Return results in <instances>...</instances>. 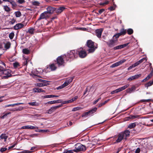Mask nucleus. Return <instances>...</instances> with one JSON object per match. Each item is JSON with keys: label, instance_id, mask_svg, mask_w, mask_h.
<instances>
[{"label": "nucleus", "instance_id": "nucleus-41", "mask_svg": "<svg viewBox=\"0 0 153 153\" xmlns=\"http://www.w3.org/2000/svg\"><path fill=\"white\" fill-rule=\"evenodd\" d=\"M109 3L108 1H106L104 2H101L100 3V5L101 6H105Z\"/></svg>", "mask_w": 153, "mask_h": 153}, {"label": "nucleus", "instance_id": "nucleus-56", "mask_svg": "<svg viewBox=\"0 0 153 153\" xmlns=\"http://www.w3.org/2000/svg\"><path fill=\"white\" fill-rule=\"evenodd\" d=\"M105 10L103 9H100L98 11L99 14H101Z\"/></svg>", "mask_w": 153, "mask_h": 153}, {"label": "nucleus", "instance_id": "nucleus-25", "mask_svg": "<svg viewBox=\"0 0 153 153\" xmlns=\"http://www.w3.org/2000/svg\"><path fill=\"white\" fill-rule=\"evenodd\" d=\"M97 107H95L88 111L90 115H92L93 114L95 113L97 110Z\"/></svg>", "mask_w": 153, "mask_h": 153}, {"label": "nucleus", "instance_id": "nucleus-60", "mask_svg": "<svg viewBox=\"0 0 153 153\" xmlns=\"http://www.w3.org/2000/svg\"><path fill=\"white\" fill-rule=\"evenodd\" d=\"M48 130L45 129V130H40L39 131V132H47L48 131H49Z\"/></svg>", "mask_w": 153, "mask_h": 153}, {"label": "nucleus", "instance_id": "nucleus-2", "mask_svg": "<svg viewBox=\"0 0 153 153\" xmlns=\"http://www.w3.org/2000/svg\"><path fill=\"white\" fill-rule=\"evenodd\" d=\"M64 57V56H58L57 58L56 61H55V63L49 65V67H56V66L59 67L64 66L65 62L63 59Z\"/></svg>", "mask_w": 153, "mask_h": 153}, {"label": "nucleus", "instance_id": "nucleus-34", "mask_svg": "<svg viewBox=\"0 0 153 153\" xmlns=\"http://www.w3.org/2000/svg\"><path fill=\"white\" fill-rule=\"evenodd\" d=\"M138 116L137 115H131L129 117H128V118L130 119H134L138 117Z\"/></svg>", "mask_w": 153, "mask_h": 153}, {"label": "nucleus", "instance_id": "nucleus-32", "mask_svg": "<svg viewBox=\"0 0 153 153\" xmlns=\"http://www.w3.org/2000/svg\"><path fill=\"white\" fill-rule=\"evenodd\" d=\"M9 2L12 4L13 8L15 7L16 6V4L14 1L10 0Z\"/></svg>", "mask_w": 153, "mask_h": 153}, {"label": "nucleus", "instance_id": "nucleus-10", "mask_svg": "<svg viewBox=\"0 0 153 153\" xmlns=\"http://www.w3.org/2000/svg\"><path fill=\"white\" fill-rule=\"evenodd\" d=\"M47 11L45 12H47L48 14H52L55 12V7H53L51 6H48L47 8Z\"/></svg>", "mask_w": 153, "mask_h": 153}, {"label": "nucleus", "instance_id": "nucleus-50", "mask_svg": "<svg viewBox=\"0 0 153 153\" xmlns=\"http://www.w3.org/2000/svg\"><path fill=\"white\" fill-rule=\"evenodd\" d=\"M13 67H17L20 66L19 63L17 62H16L13 63Z\"/></svg>", "mask_w": 153, "mask_h": 153}, {"label": "nucleus", "instance_id": "nucleus-45", "mask_svg": "<svg viewBox=\"0 0 153 153\" xmlns=\"http://www.w3.org/2000/svg\"><path fill=\"white\" fill-rule=\"evenodd\" d=\"M74 149L71 150H65L64 151V153H74Z\"/></svg>", "mask_w": 153, "mask_h": 153}, {"label": "nucleus", "instance_id": "nucleus-8", "mask_svg": "<svg viewBox=\"0 0 153 153\" xmlns=\"http://www.w3.org/2000/svg\"><path fill=\"white\" fill-rule=\"evenodd\" d=\"M77 53H75V50L71 51L68 55V57L70 59H73L77 57Z\"/></svg>", "mask_w": 153, "mask_h": 153}, {"label": "nucleus", "instance_id": "nucleus-20", "mask_svg": "<svg viewBox=\"0 0 153 153\" xmlns=\"http://www.w3.org/2000/svg\"><path fill=\"white\" fill-rule=\"evenodd\" d=\"M147 61V59L146 58L144 57L143 58L141 59L139 61H137V62L135 63L134 64V66L135 67L136 66H137L138 65H139L140 63L142 62H146Z\"/></svg>", "mask_w": 153, "mask_h": 153}, {"label": "nucleus", "instance_id": "nucleus-17", "mask_svg": "<svg viewBox=\"0 0 153 153\" xmlns=\"http://www.w3.org/2000/svg\"><path fill=\"white\" fill-rule=\"evenodd\" d=\"M24 26V25L23 24L19 23L16 24L14 26L13 28L14 30H18L23 28Z\"/></svg>", "mask_w": 153, "mask_h": 153}, {"label": "nucleus", "instance_id": "nucleus-53", "mask_svg": "<svg viewBox=\"0 0 153 153\" xmlns=\"http://www.w3.org/2000/svg\"><path fill=\"white\" fill-rule=\"evenodd\" d=\"M56 101L55 100H53V101H49L47 103H46V104H55Z\"/></svg>", "mask_w": 153, "mask_h": 153}, {"label": "nucleus", "instance_id": "nucleus-5", "mask_svg": "<svg viewBox=\"0 0 153 153\" xmlns=\"http://www.w3.org/2000/svg\"><path fill=\"white\" fill-rule=\"evenodd\" d=\"M4 74L7 77L11 75V71L9 69H6L4 68H0V75Z\"/></svg>", "mask_w": 153, "mask_h": 153}, {"label": "nucleus", "instance_id": "nucleus-18", "mask_svg": "<svg viewBox=\"0 0 153 153\" xmlns=\"http://www.w3.org/2000/svg\"><path fill=\"white\" fill-rule=\"evenodd\" d=\"M33 92H37V93H41V92H44L45 93V91L43 90L42 88H34L33 89Z\"/></svg>", "mask_w": 153, "mask_h": 153}, {"label": "nucleus", "instance_id": "nucleus-4", "mask_svg": "<svg viewBox=\"0 0 153 153\" xmlns=\"http://www.w3.org/2000/svg\"><path fill=\"white\" fill-rule=\"evenodd\" d=\"M86 150L85 146L79 143L75 145V148L74 149V152L76 153L81 151H85Z\"/></svg>", "mask_w": 153, "mask_h": 153}, {"label": "nucleus", "instance_id": "nucleus-22", "mask_svg": "<svg viewBox=\"0 0 153 153\" xmlns=\"http://www.w3.org/2000/svg\"><path fill=\"white\" fill-rule=\"evenodd\" d=\"M59 97V95H55L51 94L44 96L43 97V98H52L54 97Z\"/></svg>", "mask_w": 153, "mask_h": 153}, {"label": "nucleus", "instance_id": "nucleus-3", "mask_svg": "<svg viewBox=\"0 0 153 153\" xmlns=\"http://www.w3.org/2000/svg\"><path fill=\"white\" fill-rule=\"evenodd\" d=\"M87 46L89 48L88 49L87 51L89 53H92L93 52L96 48L95 47L94 42L91 40H88L87 42Z\"/></svg>", "mask_w": 153, "mask_h": 153}, {"label": "nucleus", "instance_id": "nucleus-42", "mask_svg": "<svg viewBox=\"0 0 153 153\" xmlns=\"http://www.w3.org/2000/svg\"><path fill=\"white\" fill-rule=\"evenodd\" d=\"M109 100H107L105 101L104 102L98 105V107H100L102 106L103 105H104L105 104H106V103H107L109 101Z\"/></svg>", "mask_w": 153, "mask_h": 153}, {"label": "nucleus", "instance_id": "nucleus-55", "mask_svg": "<svg viewBox=\"0 0 153 153\" xmlns=\"http://www.w3.org/2000/svg\"><path fill=\"white\" fill-rule=\"evenodd\" d=\"M7 148H1L0 149V151L1 152L5 151L7 150Z\"/></svg>", "mask_w": 153, "mask_h": 153}, {"label": "nucleus", "instance_id": "nucleus-49", "mask_svg": "<svg viewBox=\"0 0 153 153\" xmlns=\"http://www.w3.org/2000/svg\"><path fill=\"white\" fill-rule=\"evenodd\" d=\"M16 19L14 18H13L12 20L10 21L9 23L10 24L13 25L16 22Z\"/></svg>", "mask_w": 153, "mask_h": 153}, {"label": "nucleus", "instance_id": "nucleus-33", "mask_svg": "<svg viewBox=\"0 0 153 153\" xmlns=\"http://www.w3.org/2000/svg\"><path fill=\"white\" fill-rule=\"evenodd\" d=\"M4 9L6 12H9L10 10V8L7 6H4Z\"/></svg>", "mask_w": 153, "mask_h": 153}, {"label": "nucleus", "instance_id": "nucleus-48", "mask_svg": "<svg viewBox=\"0 0 153 153\" xmlns=\"http://www.w3.org/2000/svg\"><path fill=\"white\" fill-rule=\"evenodd\" d=\"M10 114H11L10 112L7 113L5 114H4L1 117H0L1 119H3L5 117H6L8 115Z\"/></svg>", "mask_w": 153, "mask_h": 153}, {"label": "nucleus", "instance_id": "nucleus-54", "mask_svg": "<svg viewBox=\"0 0 153 153\" xmlns=\"http://www.w3.org/2000/svg\"><path fill=\"white\" fill-rule=\"evenodd\" d=\"M151 100H140V102H148Z\"/></svg>", "mask_w": 153, "mask_h": 153}, {"label": "nucleus", "instance_id": "nucleus-7", "mask_svg": "<svg viewBox=\"0 0 153 153\" xmlns=\"http://www.w3.org/2000/svg\"><path fill=\"white\" fill-rule=\"evenodd\" d=\"M129 84H127L123 87L112 91L111 93L112 94H114L115 93H117L119 92L122 91L125 89L129 86Z\"/></svg>", "mask_w": 153, "mask_h": 153}, {"label": "nucleus", "instance_id": "nucleus-24", "mask_svg": "<svg viewBox=\"0 0 153 153\" xmlns=\"http://www.w3.org/2000/svg\"><path fill=\"white\" fill-rule=\"evenodd\" d=\"M126 33V30L124 28L121 29L120 30V32L118 33L119 35L120 36L121 35H124Z\"/></svg>", "mask_w": 153, "mask_h": 153}, {"label": "nucleus", "instance_id": "nucleus-58", "mask_svg": "<svg viewBox=\"0 0 153 153\" xmlns=\"http://www.w3.org/2000/svg\"><path fill=\"white\" fill-rule=\"evenodd\" d=\"M36 128H38V127L36 126H29V129H35Z\"/></svg>", "mask_w": 153, "mask_h": 153}, {"label": "nucleus", "instance_id": "nucleus-40", "mask_svg": "<svg viewBox=\"0 0 153 153\" xmlns=\"http://www.w3.org/2000/svg\"><path fill=\"white\" fill-rule=\"evenodd\" d=\"M89 115H90L89 114V113L88 112H88H85L84 113H83L82 115V117H87L88 116H89Z\"/></svg>", "mask_w": 153, "mask_h": 153}, {"label": "nucleus", "instance_id": "nucleus-47", "mask_svg": "<svg viewBox=\"0 0 153 153\" xmlns=\"http://www.w3.org/2000/svg\"><path fill=\"white\" fill-rule=\"evenodd\" d=\"M36 86H39V87H42L45 86V85L43 84L42 83H39L36 84Z\"/></svg>", "mask_w": 153, "mask_h": 153}, {"label": "nucleus", "instance_id": "nucleus-37", "mask_svg": "<svg viewBox=\"0 0 153 153\" xmlns=\"http://www.w3.org/2000/svg\"><path fill=\"white\" fill-rule=\"evenodd\" d=\"M153 84V81H149L145 85V87H148L149 86H150L152 85Z\"/></svg>", "mask_w": 153, "mask_h": 153}, {"label": "nucleus", "instance_id": "nucleus-39", "mask_svg": "<svg viewBox=\"0 0 153 153\" xmlns=\"http://www.w3.org/2000/svg\"><path fill=\"white\" fill-rule=\"evenodd\" d=\"M34 29L33 28H32L28 29V32L31 34H33L34 33Z\"/></svg>", "mask_w": 153, "mask_h": 153}, {"label": "nucleus", "instance_id": "nucleus-62", "mask_svg": "<svg viewBox=\"0 0 153 153\" xmlns=\"http://www.w3.org/2000/svg\"><path fill=\"white\" fill-rule=\"evenodd\" d=\"M64 88V86L63 85H62L61 86H59V87H57L56 89L57 90H59L61 89H62Z\"/></svg>", "mask_w": 153, "mask_h": 153}, {"label": "nucleus", "instance_id": "nucleus-13", "mask_svg": "<svg viewBox=\"0 0 153 153\" xmlns=\"http://www.w3.org/2000/svg\"><path fill=\"white\" fill-rule=\"evenodd\" d=\"M126 61L125 59H123L120 61L117 62H116L111 65L110 67H116L119 66L120 65L124 63Z\"/></svg>", "mask_w": 153, "mask_h": 153}, {"label": "nucleus", "instance_id": "nucleus-64", "mask_svg": "<svg viewBox=\"0 0 153 153\" xmlns=\"http://www.w3.org/2000/svg\"><path fill=\"white\" fill-rule=\"evenodd\" d=\"M69 84L66 81H65L62 85L64 87H65L68 86Z\"/></svg>", "mask_w": 153, "mask_h": 153}, {"label": "nucleus", "instance_id": "nucleus-59", "mask_svg": "<svg viewBox=\"0 0 153 153\" xmlns=\"http://www.w3.org/2000/svg\"><path fill=\"white\" fill-rule=\"evenodd\" d=\"M140 151V148H138L136 149L135 151V153H139Z\"/></svg>", "mask_w": 153, "mask_h": 153}, {"label": "nucleus", "instance_id": "nucleus-52", "mask_svg": "<svg viewBox=\"0 0 153 153\" xmlns=\"http://www.w3.org/2000/svg\"><path fill=\"white\" fill-rule=\"evenodd\" d=\"M151 77L148 75L146 78L143 80L142 82L146 81V80L149 79Z\"/></svg>", "mask_w": 153, "mask_h": 153}, {"label": "nucleus", "instance_id": "nucleus-30", "mask_svg": "<svg viewBox=\"0 0 153 153\" xmlns=\"http://www.w3.org/2000/svg\"><path fill=\"white\" fill-rule=\"evenodd\" d=\"M74 78V77H69L65 81H66L69 84L72 82Z\"/></svg>", "mask_w": 153, "mask_h": 153}, {"label": "nucleus", "instance_id": "nucleus-28", "mask_svg": "<svg viewBox=\"0 0 153 153\" xmlns=\"http://www.w3.org/2000/svg\"><path fill=\"white\" fill-rule=\"evenodd\" d=\"M28 104L32 106H38L39 105V104L36 102H30L28 103Z\"/></svg>", "mask_w": 153, "mask_h": 153}, {"label": "nucleus", "instance_id": "nucleus-12", "mask_svg": "<svg viewBox=\"0 0 153 153\" xmlns=\"http://www.w3.org/2000/svg\"><path fill=\"white\" fill-rule=\"evenodd\" d=\"M48 16L47 12L45 11L41 13L37 20V21H39L41 19H46Z\"/></svg>", "mask_w": 153, "mask_h": 153}, {"label": "nucleus", "instance_id": "nucleus-15", "mask_svg": "<svg viewBox=\"0 0 153 153\" xmlns=\"http://www.w3.org/2000/svg\"><path fill=\"white\" fill-rule=\"evenodd\" d=\"M141 75L140 74L135 75L134 76L129 77L128 79L127 80L128 81H131L133 80L137 79L139 77H140Z\"/></svg>", "mask_w": 153, "mask_h": 153}, {"label": "nucleus", "instance_id": "nucleus-36", "mask_svg": "<svg viewBox=\"0 0 153 153\" xmlns=\"http://www.w3.org/2000/svg\"><path fill=\"white\" fill-rule=\"evenodd\" d=\"M32 3L33 5L36 6H39L40 4L38 1H33Z\"/></svg>", "mask_w": 153, "mask_h": 153}, {"label": "nucleus", "instance_id": "nucleus-19", "mask_svg": "<svg viewBox=\"0 0 153 153\" xmlns=\"http://www.w3.org/2000/svg\"><path fill=\"white\" fill-rule=\"evenodd\" d=\"M102 32V28L97 29L96 30V35L99 38L101 37Z\"/></svg>", "mask_w": 153, "mask_h": 153}, {"label": "nucleus", "instance_id": "nucleus-26", "mask_svg": "<svg viewBox=\"0 0 153 153\" xmlns=\"http://www.w3.org/2000/svg\"><path fill=\"white\" fill-rule=\"evenodd\" d=\"M0 137L1 139H4V141H6L7 138V136L5 134H2L0 135Z\"/></svg>", "mask_w": 153, "mask_h": 153}, {"label": "nucleus", "instance_id": "nucleus-38", "mask_svg": "<svg viewBox=\"0 0 153 153\" xmlns=\"http://www.w3.org/2000/svg\"><path fill=\"white\" fill-rule=\"evenodd\" d=\"M82 109V108L80 107H76L74 108L72 110V111H76L79 110H80Z\"/></svg>", "mask_w": 153, "mask_h": 153}, {"label": "nucleus", "instance_id": "nucleus-46", "mask_svg": "<svg viewBox=\"0 0 153 153\" xmlns=\"http://www.w3.org/2000/svg\"><path fill=\"white\" fill-rule=\"evenodd\" d=\"M120 36L119 35L118 33H117L114 35L113 37V39H117Z\"/></svg>", "mask_w": 153, "mask_h": 153}, {"label": "nucleus", "instance_id": "nucleus-14", "mask_svg": "<svg viewBox=\"0 0 153 153\" xmlns=\"http://www.w3.org/2000/svg\"><path fill=\"white\" fill-rule=\"evenodd\" d=\"M129 43H128L126 44H125L123 45H121L118 46H117L115 47L113 49L114 50L122 49L126 47L129 44Z\"/></svg>", "mask_w": 153, "mask_h": 153}, {"label": "nucleus", "instance_id": "nucleus-31", "mask_svg": "<svg viewBox=\"0 0 153 153\" xmlns=\"http://www.w3.org/2000/svg\"><path fill=\"white\" fill-rule=\"evenodd\" d=\"M22 52L26 54H28L30 53L29 50L27 48L23 49Z\"/></svg>", "mask_w": 153, "mask_h": 153}, {"label": "nucleus", "instance_id": "nucleus-44", "mask_svg": "<svg viewBox=\"0 0 153 153\" xmlns=\"http://www.w3.org/2000/svg\"><path fill=\"white\" fill-rule=\"evenodd\" d=\"M29 63V61L27 59H26L23 62V66H27V64Z\"/></svg>", "mask_w": 153, "mask_h": 153}, {"label": "nucleus", "instance_id": "nucleus-9", "mask_svg": "<svg viewBox=\"0 0 153 153\" xmlns=\"http://www.w3.org/2000/svg\"><path fill=\"white\" fill-rule=\"evenodd\" d=\"M62 105H60L57 106H52L48 110L47 113L48 114H51L56 109L62 107Z\"/></svg>", "mask_w": 153, "mask_h": 153}, {"label": "nucleus", "instance_id": "nucleus-23", "mask_svg": "<svg viewBox=\"0 0 153 153\" xmlns=\"http://www.w3.org/2000/svg\"><path fill=\"white\" fill-rule=\"evenodd\" d=\"M4 48L6 50H7L10 48L11 46V43L9 42H8L6 43H4Z\"/></svg>", "mask_w": 153, "mask_h": 153}, {"label": "nucleus", "instance_id": "nucleus-6", "mask_svg": "<svg viewBox=\"0 0 153 153\" xmlns=\"http://www.w3.org/2000/svg\"><path fill=\"white\" fill-rule=\"evenodd\" d=\"M117 39H111L108 42L104 41L109 47L112 48L117 44Z\"/></svg>", "mask_w": 153, "mask_h": 153}, {"label": "nucleus", "instance_id": "nucleus-27", "mask_svg": "<svg viewBox=\"0 0 153 153\" xmlns=\"http://www.w3.org/2000/svg\"><path fill=\"white\" fill-rule=\"evenodd\" d=\"M136 126V124L135 123H131L128 125V128L130 129H131L135 127Z\"/></svg>", "mask_w": 153, "mask_h": 153}, {"label": "nucleus", "instance_id": "nucleus-61", "mask_svg": "<svg viewBox=\"0 0 153 153\" xmlns=\"http://www.w3.org/2000/svg\"><path fill=\"white\" fill-rule=\"evenodd\" d=\"M20 110H20L19 109H16V108H13V109H10V111H20Z\"/></svg>", "mask_w": 153, "mask_h": 153}, {"label": "nucleus", "instance_id": "nucleus-21", "mask_svg": "<svg viewBox=\"0 0 153 153\" xmlns=\"http://www.w3.org/2000/svg\"><path fill=\"white\" fill-rule=\"evenodd\" d=\"M136 87L133 85L131 88H129L126 90V92L128 93H131L134 91L136 89Z\"/></svg>", "mask_w": 153, "mask_h": 153}, {"label": "nucleus", "instance_id": "nucleus-43", "mask_svg": "<svg viewBox=\"0 0 153 153\" xmlns=\"http://www.w3.org/2000/svg\"><path fill=\"white\" fill-rule=\"evenodd\" d=\"M14 36V33L13 32H11L9 34V36L10 39H13Z\"/></svg>", "mask_w": 153, "mask_h": 153}, {"label": "nucleus", "instance_id": "nucleus-51", "mask_svg": "<svg viewBox=\"0 0 153 153\" xmlns=\"http://www.w3.org/2000/svg\"><path fill=\"white\" fill-rule=\"evenodd\" d=\"M48 81L44 80V81L43 82V83H42L43 84L45 85V86L49 85V84L48 83Z\"/></svg>", "mask_w": 153, "mask_h": 153}, {"label": "nucleus", "instance_id": "nucleus-1", "mask_svg": "<svg viewBox=\"0 0 153 153\" xmlns=\"http://www.w3.org/2000/svg\"><path fill=\"white\" fill-rule=\"evenodd\" d=\"M130 135V131L126 130L120 133L117 136H115L113 137L114 139H115L116 137H117L115 143H118L120 142L123 140H126L127 138L129 137Z\"/></svg>", "mask_w": 153, "mask_h": 153}, {"label": "nucleus", "instance_id": "nucleus-63", "mask_svg": "<svg viewBox=\"0 0 153 153\" xmlns=\"http://www.w3.org/2000/svg\"><path fill=\"white\" fill-rule=\"evenodd\" d=\"M22 128L25 129H29V126H23Z\"/></svg>", "mask_w": 153, "mask_h": 153}, {"label": "nucleus", "instance_id": "nucleus-57", "mask_svg": "<svg viewBox=\"0 0 153 153\" xmlns=\"http://www.w3.org/2000/svg\"><path fill=\"white\" fill-rule=\"evenodd\" d=\"M18 2L20 4H22L25 2L24 0H18Z\"/></svg>", "mask_w": 153, "mask_h": 153}, {"label": "nucleus", "instance_id": "nucleus-29", "mask_svg": "<svg viewBox=\"0 0 153 153\" xmlns=\"http://www.w3.org/2000/svg\"><path fill=\"white\" fill-rule=\"evenodd\" d=\"M126 31H127L128 34L130 35L133 34L134 32L133 30L131 28L128 29Z\"/></svg>", "mask_w": 153, "mask_h": 153}, {"label": "nucleus", "instance_id": "nucleus-35", "mask_svg": "<svg viewBox=\"0 0 153 153\" xmlns=\"http://www.w3.org/2000/svg\"><path fill=\"white\" fill-rule=\"evenodd\" d=\"M15 15L17 17H19L21 16V13L20 11H18L15 12Z\"/></svg>", "mask_w": 153, "mask_h": 153}, {"label": "nucleus", "instance_id": "nucleus-11", "mask_svg": "<svg viewBox=\"0 0 153 153\" xmlns=\"http://www.w3.org/2000/svg\"><path fill=\"white\" fill-rule=\"evenodd\" d=\"M78 54L81 58H84L86 57L87 55L86 51L83 50H81L79 51Z\"/></svg>", "mask_w": 153, "mask_h": 153}, {"label": "nucleus", "instance_id": "nucleus-16", "mask_svg": "<svg viewBox=\"0 0 153 153\" xmlns=\"http://www.w3.org/2000/svg\"><path fill=\"white\" fill-rule=\"evenodd\" d=\"M65 9V8L64 7H61L58 8L55 7V12L57 14H59L61 13Z\"/></svg>", "mask_w": 153, "mask_h": 153}]
</instances>
